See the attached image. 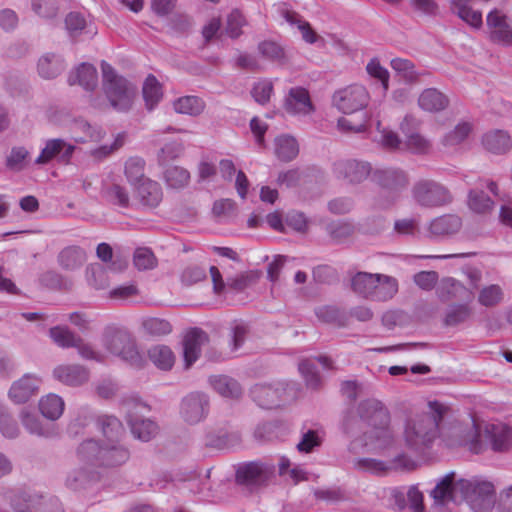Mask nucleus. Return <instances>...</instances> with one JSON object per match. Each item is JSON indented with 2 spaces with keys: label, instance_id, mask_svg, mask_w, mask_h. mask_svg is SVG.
I'll use <instances>...</instances> for the list:
<instances>
[{
  "label": "nucleus",
  "instance_id": "nucleus-12",
  "mask_svg": "<svg viewBox=\"0 0 512 512\" xmlns=\"http://www.w3.org/2000/svg\"><path fill=\"white\" fill-rule=\"evenodd\" d=\"M370 96L362 85H349L334 92L333 105L344 114H351L366 108Z\"/></svg>",
  "mask_w": 512,
  "mask_h": 512
},
{
  "label": "nucleus",
  "instance_id": "nucleus-15",
  "mask_svg": "<svg viewBox=\"0 0 512 512\" xmlns=\"http://www.w3.org/2000/svg\"><path fill=\"white\" fill-rule=\"evenodd\" d=\"M491 42L504 46H512V26L507 21V16L498 9L491 10L486 17Z\"/></svg>",
  "mask_w": 512,
  "mask_h": 512
},
{
  "label": "nucleus",
  "instance_id": "nucleus-47",
  "mask_svg": "<svg viewBox=\"0 0 512 512\" xmlns=\"http://www.w3.org/2000/svg\"><path fill=\"white\" fill-rule=\"evenodd\" d=\"M472 130V123L467 121L460 122L443 136L442 144L446 147L458 146L468 139Z\"/></svg>",
  "mask_w": 512,
  "mask_h": 512
},
{
  "label": "nucleus",
  "instance_id": "nucleus-45",
  "mask_svg": "<svg viewBox=\"0 0 512 512\" xmlns=\"http://www.w3.org/2000/svg\"><path fill=\"white\" fill-rule=\"evenodd\" d=\"M64 401L56 394H48L42 397L39 402V409L42 415L50 420L58 419L64 411Z\"/></svg>",
  "mask_w": 512,
  "mask_h": 512
},
{
  "label": "nucleus",
  "instance_id": "nucleus-58",
  "mask_svg": "<svg viewBox=\"0 0 512 512\" xmlns=\"http://www.w3.org/2000/svg\"><path fill=\"white\" fill-rule=\"evenodd\" d=\"M503 299L502 288L497 284H491L481 289L478 295V302L485 307L498 305Z\"/></svg>",
  "mask_w": 512,
  "mask_h": 512
},
{
  "label": "nucleus",
  "instance_id": "nucleus-43",
  "mask_svg": "<svg viewBox=\"0 0 512 512\" xmlns=\"http://www.w3.org/2000/svg\"><path fill=\"white\" fill-rule=\"evenodd\" d=\"M298 153L299 146L294 137L282 135L275 139V154L280 161H292Z\"/></svg>",
  "mask_w": 512,
  "mask_h": 512
},
{
  "label": "nucleus",
  "instance_id": "nucleus-31",
  "mask_svg": "<svg viewBox=\"0 0 512 512\" xmlns=\"http://www.w3.org/2000/svg\"><path fill=\"white\" fill-rule=\"evenodd\" d=\"M457 482H455V473L450 472L446 474L431 491V496L436 503L443 504L446 501H456L457 493L460 494V490L456 488Z\"/></svg>",
  "mask_w": 512,
  "mask_h": 512
},
{
  "label": "nucleus",
  "instance_id": "nucleus-2",
  "mask_svg": "<svg viewBox=\"0 0 512 512\" xmlns=\"http://www.w3.org/2000/svg\"><path fill=\"white\" fill-rule=\"evenodd\" d=\"M350 286L358 296L371 301L385 302L398 292V281L392 276L359 271L351 276Z\"/></svg>",
  "mask_w": 512,
  "mask_h": 512
},
{
  "label": "nucleus",
  "instance_id": "nucleus-23",
  "mask_svg": "<svg viewBox=\"0 0 512 512\" xmlns=\"http://www.w3.org/2000/svg\"><path fill=\"white\" fill-rule=\"evenodd\" d=\"M485 439L494 452H507L512 447V428L506 424H489L485 428Z\"/></svg>",
  "mask_w": 512,
  "mask_h": 512
},
{
  "label": "nucleus",
  "instance_id": "nucleus-35",
  "mask_svg": "<svg viewBox=\"0 0 512 512\" xmlns=\"http://www.w3.org/2000/svg\"><path fill=\"white\" fill-rule=\"evenodd\" d=\"M209 384L221 396L226 398H239L242 395L240 383L227 375H214L209 377Z\"/></svg>",
  "mask_w": 512,
  "mask_h": 512
},
{
  "label": "nucleus",
  "instance_id": "nucleus-30",
  "mask_svg": "<svg viewBox=\"0 0 512 512\" xmlns=\"http://www.w3.org/2000/svg\"><path fill=\"white\" fill-rule=\"evenodd\" d=\"M68 83L69 85L79 84L86 91H93L98 85L97 69L90 63H82L69 74Z\"/></svg>",
  "mask_w": 512,
  "mask_h": 512
},
{
  "label": "nucleus",
  "instance_id": "nucleus-1",
  "mask_svg": "<svg viewBox=\"0 0 512 512\" xmlns=\"http://www.w3.org/2000/svg\"><path fill=\"white\" fill-rule=\"evenodd\" d=\"M451 414V408L440 401L427 403V410L410 412L404 424L403 437L408 449L423 453L440 437V423Z\"/></svg>",
  "mask_w": 512,
  "mask_h": 512
},
{
  "label": "nucleus",
  "instance_id": "nucleus-33",
  "mask_svg": "<svg viewBox=\"0 0 512 512\" xmlns=\"http://www.w3.org/2000/svg\"><path fill=\"white\" fill-rule=\"evenodd\" d=\"M130 458V451L124 445L112 444L102 446L100 467L113 468L125 464Z\"/></svg>",
  "mask_w": 512,
  "mask_h": 512
},
{
  "label": "nucleus",
  "instance_id": "nucleus-4",
  "mask_svg": "<svg viewBox=\"0 0 512 512\" xmlns=\"http://www.w3.org/2000/svg\"><path fill=\"white\" fill-rule=\"evenodd\" d=\"M102 88L111 107L118 112L131 109L136 96V87L125 77L118 75L106 61L101 62Z\"/></svg>",
  "mask_w": 512,
  "mask_h": 512
},
{
  "label": "nucleus",
  "instance_id": "nucleus-17",
  "mask_svg": "<svg viewBox=\"0 0 512 512\" xmlns=\"http://www.w3.org/2000/svg\"><path fill=\"white\" fill-rule=\"evenodd\" d=\"M283 107L290 115L306 116L314 112L309 91L304 87H292L284 98Z\"/></svg>",
  "mask_w": 512,
  "mask_h": 512
},
{
  "label": "nucleus",
  "instance_id": "nucleus-44",
  "mask_svg": "<svg viewBox=\"0 0 512 512\" xmlns=\"http://www.w3.org/2000/svg\"><path fill=\"white\" fill-rule=\"evenodd\" d=\"M143 98L148 110L154 109L162 99V86L157 78L149 74L142 88Z\"/></svg>",
  "mask_w": 512,
  "mask_h": 512
},
{
  "label": "nucleus",
  "instance_id": "nucleus-61",
  "mask_svg": "<svg viewBox=\"0 0 512 512\" xmlns=\"http://www.w3.org/2000/svg\"><path fill=\"white\" fill-rule=\"evenodd\" d=\"M88 284L94 289H105L108 286L106 270L101 266H89L86 268Z\"/></svg>",
  "mask_w": 512,
  "mask_h": 512
},
{
  "label": "nucleus",
  "instance_id": "nucleus-46",
  "mask_svg": "<svg viewBox=\"0 0 512 512\" xmlns=\"http://www.w3.org/2000/svg\"><path fill=\"white\" fill-rule=\"evenodd\" d=\"M173 108L179 114L198 116L204 111L205 102L197 96H183L173 102Z\"/></svg>",
  "mask_w": 512,
  "mask_h": 512
},
{
  "label": "nucleus",
  "instance_id": "nucleus-6",
  "mask_svg": "<svg viewBox=\"0 0 512 512\" xmlns=\"http://www.w3.org/2000/svg\"><path fill=\"white\" fill-rule=\"evenodd\" d=\"M104 346L110 353L131 366L142 367L143 357L137 348L135 338L129 331L118 328L108 329L104 334Z\"/></svg>",
  "mask_w": 512,
  "mask_h": 512
},
{
  "label": "nucleus",
  "instance_id": "nucleus-27",
  "mask_svg": "<svg viewBox=\"0 0 512 512\" xmlns=\"http://www.w3.org/2000/svg\"><path fill=\"white\" fill-rule=\"evenodd\" d=\"M472 303L473 301H460L448 305L445 310L443 324L447 327H456L468 322L474 314Z\"/></svg>",
  "mask_w": 512,
  "mask_h": 512
},
{
  "label": "nucleus",
  "instance_id": "nucleus-63",
  "mask_svg": "<svg viewBox=\"0 0 512 512\" xmlns=\"http://www.w3.org/2000/svg\"><path fill=\"white\" fill-rule=\"evenodd\" d=\"M273 93V84L269 80L256 82L251 89V96L260 105H265L270 101Z\"/></svg>",
  "mask_w": 512,
  "mask_h": 512
},
{
  "label": "nucleus",
  "instance_id": "nucleus-8",
  "mask_svg": "<svg viewBox=\"0 0 512 512\" xmlns=\"http://www.w3.org/2000/svg\"><path fill=\"white\" fill-rule=\"evenodd\" d=\"M440 436L450 447L468 445L474 453L479 454L482 452L479 428L473 419L468 423L455 420L449 423V425L442 421L440 423Z\"/></svg>",
  "mask_w": 512,
  "mask_h": 512
},
{
  "label": "nucleus",
  "instance_id": "nucleus-55",
  "mask_svg": "<svg viewBox=\"0 0 512 512\" xmlns=\"http://www.w3.org/2000/svg\"><path fill=\"white\" fill-rule=\"evenodd\" d=\"M93 478L94 475L85 468H77L68 474L66 486L71 490L79 491L85 489Z\"/></svg>",
  "mask_w": 512,
  "mask_h": 512
},
{
  "label": "nucleus",
  "instance_id": "nucleus-20",
  "mask_svg": "<svg viewBox=\"0 0 512 512\" xmlns=\"http://www.w3.org/2000/svg\"><path fill=\"white\" fill-rule=\"evenodd\" d=\"M209 341L208 334L201 328L189 329L183 339V356L186 368L195 363L201 355V349Z\"/></svg>",
  "mask_w": 512,
  "mask_h": 512
},
{
  "label": "nucleus",
  "instance_id": "nucleus-22",
  "mask_svg": "<svg viewBox=\"0 0 512 512\" xmlns=\"http://www.w3.org/2000/svg\"><path fill=\"white\" fill-rule=\"evenodd\" d=\"M40 379L34 374H25L9 389V398L16 404L26 403L39 390Z\"/></svg>",
  "mask_w": 512,
  "mask_h": 512
},
{
  "label": "nucleus",
  "instance_id": "nucleus-60",
  "mask_svg": "<svg viewBox=\"0 0 512 512\" xmlns=\"http://www.w3.org/2000/svg\"><path fill=\"white\" fill-rule=\"evenodd\" d=\"M299 371L302 374L305 383L312 389H317L321 385V377L316 366L310 360H303L299 363Z\"/></svg>",
  "mask_w": 512,
  "mask_h": 512
},
{
  "label": "nucleus",
  "instance_id": "nucleus-32",
  "mask_svg": "<svg viewBox=\"0 0 512 512\" xmlns=\"http://www.w3.org/2000/svg\"><path fill=\"white\" fill-rule=\"evenodd\" d=\"M97 428L110 442L118 443L125 434L121 421L113 415H99L95 420Z\"/></svg>",
  "mask_w": 512,
  "mask_h": 512
},
{
  "label": "nucleus",
  "instance_id": "nucleus-36",
  "mask_svg": "<svg viewBox=\"0 0 512 512\" xmlns=\"http://www.w3.org/2000/svg\"><path fill=\"white\" fill-rule=\"evenodd\" d=\"M462 226V220L455 214H445L433 219L429 230L435 236H449L457 233Z\"/></svg>",
  "mask_w": 512,
  "mask_h": 512
},
{
  "label": "nucleus",
  "instance_id": "nucleus-13",
  "mask_svg": "<svg viewBox=\"0 0 512 512\" xmlns=\"http://www.w3.org/2000/svg\"><path fill=\"white\" fill-rule=\"evenodd\" d=\"M209 407V397L205 393L192 392L182 399L180 415L186 423L197 424L206 418Z\"/></svg>",
  "mask_w": 512,
  "mask_h": 512
},
{
  "label": "nucleus",
  "instance_id": "nucleus-64",
  "mask_svg": "<svg viewBox=\"0 0 512 512\" xmlns=\"http://www.w3.org/2000/svg\"><path fill=\"white\" fill-rule=\"evenodd\" d=\"M244 24L245 19L242 13L238 10H234L227 17L225 32L230 38L236 39L242 34L241 29Z\"/></svg>",
  "mask_w": 512,
  "mask_h": 512
},
{
  "label": "nucleus",
  "instance_id": "nucleus-51",
  "mask_svg": "<svg viewBox=\"0 0 512 512\" xmlns=\"http://www.w3.org/2000/svg\"><path fill=\"white\" fill-rule=\"evenodd\" d=\"M39 281L41 285L52 290H70L72 281L64 277L62 274L49 270L41 274Z\"/></svg>",
  "mask_w": 512,
  "mask_h": 512
},
{
  "label": "nucleus",
  "instance_id": "nucleus-16",
  "mask_svg": "<svg viewBox=\"0 0 512 512\" xmlns=\"http://www.w3.org/2000/svg\"><path fill=\"white\" fill-rule=\"evenodd\" d=\"M334 172L338 178L350 184H359L371 176L373 171L369 162L346 159L334 164Z\"/></svg>",
  "mask_w": 512,
  "mask_h": 512
},
{
  "label": "nucleus",
  "instance_id": "nucleus-42",
  "mask_svg": "<svg viewBox=\"0 0 512 512\" xmlns=\"http://www.w3.org/2000/svg\"><path fill=\"white\" fill-rule=\"evenodd\" d=\"M150 361L164 371L170 370L175 363V355L170 347L166 345H155L148 350Z\"/></svg>",
  "mask_w": 512,
  "mask_h": 512
},
{
  "label": "nucleus",
  "instance_id": "nucleus-34",
  "mask_svg": "<svg viewBox=\"0 0 512 512\" xmlns=\"http://www.w3.org/2000/svg\"><path fill=\"white\" fill-rule=\"evenodd\" d=\"M85 261L86 253L84 249L76 245L63 248L57 256L59 266L67 271L79 269Z\"/></svg>",
  "mask_w": 512,
  "mask_h": 512
},
{
  "label": "nucleus",
  "instance_id": "nucleus-18",
  "mask_svg": "<svg viewBox=\"0 0 512 512\" xmlns=\"http://www.w3.org/2000/svg\"><path fill=\"white\" fill-rule=\"evenodd\" d=\"M436 294L438 299L443 303L455 300L459 302L474 301L475 298L474 292L471 289L452 277H446L440 281L436 289Z\"/></svg>",
  "mask_w": 512,
  "mask_h": 512
},
{
  "label": "nucleus",
  "instance_id": "nucleus-24",
  "mask_svg": "<svg viewBox=\"0 0 512 512\" xmlns=\"http://www.w3.org/2000/svg\"><path fill=\"white\" fill-rule=\"evenodd\" d=\"M53 376L65 385L80 386L88 381L89 371L77 364L59 365L54 368Z\"/></svg>",
  "mask_w": 512,
  "mask_h": 512
},
{
  "label": "nucleus",
  "instance_id": "nucleus-59",
  "mask_svg": "<svg viewBox=\"0 0 512 512\" xmlns=\"http://www.w3.org/2000/svg\"><path fill=\"white\" fill-rule=\"evenodd\" d=\"M133 262L138 270H150L157 265L154 253L147 247H139L134 251Z\"/></svg>",
  "mask_w": 512,
  "mask_h": 512
},
{
  "label": "nucleus",
  "instance_id": "nucleus-3",
  "mask_svg": "<svg viewBox=\"0 0 512 512\" xmlns=\"http://www.w3.org/2000/svg\"><path fill=\"white\" fill-rule=\"evenodd\" d=\"M371 181L382 190L373 202L374 208L380 210L394 206L399 200L401 192L409 184L407 173L402 169L392 167L375 169L372 172Z\"/></svg>",
  "mask_w": 512,
  "mask_h": 512
},
{
  "label": "nucleus",
  "instance_id": "nucleus-57",
  "mask_svg": "<svg viewBox=\"0 0 512 512\" xmlns=\"http://www.w3.org/2000/svg\"><path fill=\"white\" fill-rule=\"evenodd\" d=\"M49 334L53 341L63 348H69L77 345L80 338L71 332L68 328L60 326L52 327L49 331Z\"/></svg>",
  "mask_w": 512,
  "mask_h": 512
},
{
  "label": "nucleus",
  "instance_id": "nucleus-29",
  "mask_svg": "<svg viewBox=\"0 0 512 512\" xmlns=\"http://www.w3.org/2000/svg\"><path fill=\"white\" fill-rule=\"evenodd\" d=\"M419 107L430 113H438L449 105V98L436 88L424 89L418 97Z\"/></svg>",
  "mask_w": 512,
  "mask_h": 512
},
{
  "label": "nucleus",
  "instance_id": "nucleus-39",
  "mask_svg": "<svg viewBox=\"0 0 512 512\" xmlns=\"http://www.w3.org/2000/svg\"><path fill=\"white\" fill-rule=\"evenodd\" d=\"M65 69L64 60L56 54H46L38 61V72L42 78L53 79Z\"/></svg>",
  "mask_w": 512,
  "mask_h": 512
},
{
  "label": "nucleus",
  "instance_id": "nucleus-11",
  "mask_svg": "<svg viewBox=\"0 0 512 512\" xmlns=\"http://www.w3.org/2000/svg\"><path fill=\"white\" fill-rule=\"evenodd\" d=\"M288 384L282 381L257 383L250 389L251 399L263 409H274L287 401Z\"/></svg>",
  "mask_w": 512,
  "mask_h": 512
},
{
  "label": "nucleus",
  "instance_id": "nucleus-37",
  "mask_svg": "<svg viewBox=\"0 0 512 512\" xmlns=\"http://www.w3.org/2000/svg\"><path fill=\"white\" fill-rule=\"evenodd\" d=\"M190 172L178 165H167L163 170V180L168 188L181 190L190 183Z\"/></svg>",
  "mask_w": 512,
  "mask_h": 512
},
{
  "label": "nucleus",
  "instance_id": "nucleus-52",
  "mask_svg": "<svg viewBox=\"0 0 512 512\" xmlns=\"http://www.w3.org/2000/svg\"><path fill=\"white\" fill-rule=\"evenodd\" d=\"M316 316L325 323H332L338 326H346L348 317L336 306H322L316 309Z\"/></svg>",
  "mask_w": 512,
  "mask_h": 512
},
{
  "label": "nucleus",
  "instance_id": "nucleus-53",
  "mask_svg": "<svg viewBox=\"0 0 512 512\" xmlns=\"http://www.w3.org/2000/svg\"><path fill=\"white\" fill-rule=\"evenodd\" d=\"M0 433L6 438H16L19 433V427L15 419L9 413L5 404L0 400Z\"/></svg>",
  "mask_w": 512,
  "mask_h": 512
},
{
  "label": "nucleus",
  "instance_id": "nucleus-14",
  "mask_svg": "<svg viewBox=\"0 0 512 512\" xmlns=\"http://www.w3.org/2000/svg\"><path fill=\"white\" fill-rule=\"evenodd\" d=\"M75 145L66 142L61 138L49 139L45 143V147L36 158L35 163L45 165L56 160L60 164H68L75 151Z\"/></svg>",
  "mask_w": 512,
  "mask_h": 512
},
{
  "label": "nucleus",
  "instance_id": "nucleus-62",
  "mask_svg": "<svg viewBox=\"0 0 512 512\" xmlns=\"http://www.w3.org/2000/svg\"><path fill=\"white\" fill-rule=\"evenodd\" d=\"M29 155V151L23 146L12 147L10 154L6 158V167L13 171H21Z\"/></svg>",
  "mask_w": 512,
  "mask_h": 512
},
{
  "label": "nucleus",
  "instance_id": "nucleus-19",
  "mask_svg": "<svg viewBox=\"0 0 512 512\" xmlns=\"http://www.w3.org/2000/svg\"><path fill=\"white\" fill-rule=\"evenodd\" d=\"M134 199L145 209L157 208L163 200V189L155 180L144 179L133 187Z\"/></svg>",
  "mask_w": 512,
  "mask_h": 512
},
{
  "label": "nucleus",
  "instance_id": "nucleus-38",
  "mask_svg": "<svg viewBox=\"0 0 512 512\" xmlns=\"http://www.w3.org/2000/svg\"><path fill=\"white\" fill-rule=\"evenodd\" d=\"M128 423L133 436L143 442L150 441L158 433V425L150 419L129 415Z\"/></svg>",
  "mask_w": 512,
  "mask_h": 512
},
{
  "label": "nucleus",
  "instance_id": "nucleus-28",
  "mask_svg": "<svg viewBox=\"0 0 512 512\" xmlns=\"http://www.w3.org/2000/svg\"><path fill=\"white\" fill-rule=\"evenodd\" d=\"M391 496L394 505L399 511L407 507L408 501V506L412 512H424L423 494L414 486L410 487L407 493L399 489H394Z\"/></svg>",
  "mask_w": 512,
  "mask_h": 512
},
{
  "label": "nucleus",
  "instance_id": "nucleus-41",
  "mask_svg": "<svg viewBox=\"0 0 512 512\" xmlns=\"http://www.w3.org/2000/svg\"><path fill=\"white\" fill-rule=\"evenodd\" d=\"M145 167V160L139 156L130 157L125 161L124 175L132 188L148 178L145 176Z\"/></svg>",
  "mask_w": 512,
  "mask_h": 512
},
{
  "label": "nucleus",
  "instance_id": "nucleus-7",
  "mask_svg": "<svg viewBox=\"0 0 512 512\" xmlns=\"http://www.w3.org/2000/svg\"><path fill=\"white\" fill-rule=\"evenodd\" d=\"M457 489L474 512H490L495 505V488L489 481L460 479Z\"/></svg>",
  "mask_w": 512,
  "mask_h": 512
},
{
  "label": "nucleus",
  "instance_id": "nucleus-40",
  "mask_svg": "<svg viewBox=\"0 0 512 512\" xmlns=\"http://www.w3.org/2000/svg\"><path fill=\"white\" fill-rule=\"evenodd\" d=\"M101 454L102 445L95 439H87L77 448L79 460L95 467H100Z\"/></svg>",
  "mask_w": 512,
  "mask_h": 512
},
{
  "label": "nucleus",
  "instance_id": "nucleus-56",
  "mask_svg": "<svg viewBox=\"0 0 512 512\" xmlns=\"http://www.w3.org/2000/svg\"><path fill=\"white\" fill-rule=\"evenodd\" d=\"M468 204L476 213H486L494 206L493 200L481 190L470 191Z\"/></svg>",
  "mask_w": 512,
  "mask_h": 512
},
{
  "label": "nucleus",
  "instance_id": "nucleus-5",
  "mask_svg": "<svg viewBox=\"0 0 512 512\" xmlns=\"http://www.w3.org/2000/svg\"><path fill=\"white\" fill-rule=\"evenodd\" d=\"M357 412L362 421L373 429L374 438L380 448H387L394 443V435L389 428L390 413L377 399H366L358 404Z\"/></svg>",
  "mask_w": 512,
  "mask_h": 512
},
{
  "label": "nucleus",
  "instance_id": "nucleus-48",
  "mask_svg": "<svg viewBox=\"0 0 512 512\" xmlns=\"http://www.w3.org/2000/svg\"><path fill=\"white\" fill-rule=\"evenodd\" d=\"M20 419L22 425L30 434L45 438L51 437L54 434L52 429L46 428L42 425L37 415L30 413L27 410H22Z\"/></svg>",
  "mask_w": 512,
  "mask_h": 512
},
{
  "label": "nucleus",
  "instance_id": "nucleus-9",
  "mask_svg": "<svg viewBox=\"0 0 512 512\" xmlns=\"http://www.w3.org/2000/svg\"><path fill=\"white\" fill-rule=\"evenodd\" d=\"M414 201L421 207L438 208L452 202L450 190L435 180L421 179L415 182L411 190Z\"/></svg>",
  "mask_w": 512,
  "mask_h": 512
},
{
  "label": "nucleus",
  "instance_id": "nucleus-49",
  "mask_svg": "<svg viewBox=\"0 0 512 512\" xmlns=\"http://www.w3.org/2000/svg\"><path fill=\"white\" fill-rule=\"evenodd\" d=\"M354 469L382 476L389 472V465L386 461L374 458H357L353 460Z\"/></svg>",
  "mask_w": 512,
  "mask_h": 512
},
{
  "label": "nucleus",
  "instance_id": "nucleus-26",
  "mask_svg": "<svg viewBox=\"0 0 512 512\" xmlns=\"http://www.w3.org/2000/svg\"><path fill=\"white\" fill-rule=\"evenodd\" d=\"M481 143L485 150L495 155H503L512 149V139L507 131L495 129L482 136Z\"/></svg>",
  "mask_w": 512,
  "mask_h": 512
},
{
  "label": "nucleus",
  "instance_id": "nucleus-25",
  "mask_svg": "<svg viewBox=\"0 0 512 512\" xmlns=\"http://www.w3.org/2000/svg\"><path fill=\"white\" fill-rule=\"evenodd\" d=\"M414 119L406 116L400 124L402 133L406 136L405 146L413 154L425 155L431 149V142L419 133L410 131Z\"/></svg>",
  "mask_w": 512,
  "mask_h": 512
},
{
  "label": "nucleus",
  "instance_id": "nucleus-21",
  "mask_svg": "<svg viewBox=\"0 0 512 512\" xmlns=\"http://www.w3.org/2000/svg\"><path fill=\"white\" fill-rule=\"evenodd\" d=\"M12 505L16 512H59L57 501L46 503L41 496L28 492L17 495Z\"/></svg>",
  "mask_w": 512,
  "mask_h": 512
},
{
  "label": "nucleus",
  "instance_id": "nucleus-54",
  "mask_svg": "<svg viewBox=\"0 0 512 512\" xmlns=\"http://www.w3.org/2000/svg\"><path fill=\"white\" fill-rule=\"evenodd\" d=\"M391 67L408 83H415L421 75H424L417 72L415 65L408 59L395 58L391 61Z\"/></svg>",
  "mask_w": 512,
  "mask_h": 512
},
{
  "label": "nucleus",
  "instance_id": "nucleus-50",
  "mask_svg": "<svg viewBox=\"0 0 512 512\" xmlns=\"http://www.w3.org/2000/svg\"><path fill=\"white\" fill-rule=\"evenodd\" d=\"M141 325L146 334L154 337L165 336L172 332L170 322L158 317L144 318Z\"/></svg>",
  "mask_w": 512,
  "mask_h": 512
},
{
  "label": "nucleus",
  "instance_id": "nucleus-10",
  "mask_svg": "<svg viewBox=\"0 0 512 512\" xmlns=\"http://www.w3.org/2000/svg\"><path fill=\"white\" fill-rule=\"evenodd\" d=\"M275 468L262 462L253 461L240 465L235 474L236 483L245 487L250 493L265 487L274 477Z\"/></svg>",
  "mask_w": 512,
  "mask_h": 512
}]
</instances>
